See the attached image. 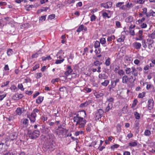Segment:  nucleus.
Wrapping results in <instances>:
<instances>
[{
  "instance_id": "obj_1",
  "label": "nucleus",
  "mask_w": 155,
  "mask_h": 155,
  "mask_svg": "<svg viewBox=\"0 0 155 155\" xmlns=\"http://www.w3.org/2000/svg\"><path fill=\"white\" fill-rule=\"evenodd\" d=\"M56 146L55 142L53 140H50L47 142L43 145L42 149L45 151H51L55 149Z\"/></svg>"
},
{
  "instance_id": "obj_2",
  "label": "nucleus",
  "mask_w": 155,
  "mask_h": 155,
  "mask_svg": "<svg viewBox=\"0 0 155 155\" xmlns=\"http://www.w3.org/2000/svg\"><path fill=\"white\" fill-rule=\"evenodd\" d=\"M40 133L39 130H35L33 131H28V134L29 138L31 139H35L39 137Z\"/></svg>"
},
{
  "instance_id": "obj_3",
  "label": "nucleus",
  "mask_w": 155,
  "mask_h": 155,
  "mask_svg": "<svg viewBox=\"0 0 155 155\" xmlns=\"http://www.w3.org/2000/svg\"><path fill=\"white\" fill-rule=\"evenodd\" d=\"M68 131V130H66L64 128L58 127L55 131V133L57 135H58L59 137L61 138L63 137V133H66Z\"/></svg>"
},
{
  "instance_id": "obj_4",
  "label": "nucleus",
  "mask_w": 155,
  "mask_h": 155,
  "mask_svg": "<svg viewBox=\"0 0 155 155\" xmlns=\"http://www.w3.org/2000/svg\"><path fill=\"white\" fill-rule=\"evenodd\" d=\"M39 111V110L37 108H35L30 115H27V117L29 118L31 122L33 123L35 121V118L36 117V113H38Z\"/></svg>"
},
{
  "instance_id": "obj_5",
  "label": "nucleus",
  "mask_w": 155,
  "mask_h": 155,
  "mask_svg": "<svg viewBox=\"0 0 155 155\" xmlns=\"http://www.w3.org/2000/svg\"><path fill=\"white\" fill-rule=\"evenodd\" d=\"M148 109L149 110H151L153 108L154 101L153 99H149L148 101Z\"/></svg>"
},
{
  "instance_id": "obj_6",
  "label": "nucleus",
  "mask_w": 155,
  "mask_h": 155,
  "mask_svg": "<svg viewBox=\"0 0 155 155\" xmlns=\"http://www.w3.org/2000/svg\"><path fill=\"white\" fill-rule=\"evenodd\" d=\"M67 69L68 70L64 73V74L66 76L69 75L73 71V70L71 69V67L70 65L67 66Z\"/></svg>"
},
{
  "instance_id": "obj_7",
  "label": "nucleus",
  "mask_w": 155,
  "mask_h": 155,
  "mask_svg": "<svg viewBox=\"0 0 155 155\" xmlns=\"http://www.w3.org/2000/svg\"><path fill=\"white\" fill-rule=\"evenodd\" d=\"M92 100H90L88 101H87L84 103H81L80 105V107H86L92 102Z\"/></svg>"
},
{
  "instance_id": "obj_8",
  "label": "nucleus",
  "mask_w": 155,
  "mask_h": 155,
  "mask_svg": "<svg viewBox=\"0 0 155 155\" xmlns=\"http://www.w3.org/2000/svg\"><path fill=\"white\" fill-rule=\"evenodd\" d=\"M23 96V95L22 94H16L12 96V98L14 100H16L17 98H18L19 99H21Z\"/></svg>"
},
{
  "instance_id": "obj_9",
  "label": "nucleus",
  "mask_w": 155,
  "mask_h": 155,
  "mask_svg": "<svg viewBox=\"0 0 155 155\" xmlns=\"http://www.w3.org/2000/svg\"><path fill=\"white\" fill-rule=\"evenodd\" d=\"M24 110V108H21L20 107H18L17 108L16 110V114L18 115H21L22 113L23 112V111Z\"/></svg>"
},
{
  "instance_id": "obj_10",
  "label": "nucleus",
  "mask_w": 155,
  "mask_h": 155,
  "mask_svg": "<svg viewBox=\"0 0 155 155\" xmlns=\"http://www.w3.org/2000/svg\"><path fill=\"white\" fill-rule=\"evenodd\" d=\"M134 47L136 49H140L141 46V44L139 42H135L133 44Z\"/></svg>"
},
{
  "instance_id": "obj_11",
  "label": "nucleus",
  "mask_w": 155,
  "mask_h": 155,
  "mask_svg": "<svg viewBox=\"0 0 155 155\" xmlns=\"http://www.w3.org/2000/svg\"><path fill=\"white\" fill-rule=\"evenodd\" d=\"M132 71H131L132 74L135 77L137 76L138 75V72L134 67H132L131 68Z\"/></svg>"
},
{
  "instance_id": "obj_12",
  "label": "nucleus",
  "mask_w": 155,
  "mask_h": 155,
  "mask_svg": "<svg viewBox=\"0 0 155 155\" xmlns=\"http://www.w3.org/2000/svg\"><path fill=\"white\" fill-rule=\"evenodd\" d=\"M128 76L125 75L122 77V82L124 84H127L128 82Z\"/></svg>"
},
{
  "instance_id": "obj_13",
  "label": "nucleus",
  "mask_w": 155,
  "mask_h": 155,
  "mask_svg": "<svg viewBox=\"0 0 155 155\" xmlns=\"http://www.w3.org/2000/svg\"><path fill=\"white\" fill-rule=\"evenodd\" d=\"M112 107V104L110 103L108 104L107 106L106 107L105 112H108L111 109Z\"/></svg>"
},
{
  "instance_id": "obj_14",
  "label": "nucleus",
  "mask_w": 155,
  "mask_h": 155,
  "mask_svg": "<svg viewBox=\"0 0 155 155\" xmlns=\"http://www.w3.org/2000/svg\"><path fill=\"white\" fill-rule=\"evenodd\" d=\"M44 97L39 96L37 99L36 100V102L38 104H40L43 100Z\"/></svg>"
},
{
  "instance_id": "obj_15",
  "label": "nucleus",
  "mask_w": 155,
  "mask_h": 155,
  "mask_svg": "<svg viewBox=\"0 0 155 155\" xmlns=\"http://www.w3.org/2000/svg\"><path fill=\"white\" fill-rule=\"evenodd\" d=\"M15 134L16 133H14L12 135H10V138L9 139L10 140V141H13L14 140L17 139V137L16 135Z\"/></svg>"
},
{
  "instance_id": "obj_16",
  "label": "nucleus",
  "mask_w": 155,
  "mask_h": 155,
  "mask_svg": "<svg viewBox=\"0 0 155 155\" xmlns=\"http://www.w3.org/2000/svg\"><path fill=\"white\" fill-rule=\"evenodd\" d=\"M108 77L105 74H100L98 75V78L101 79H107Z\"/></svg>"
},
{
  "instance_id": "obj_17",
  "label": "nucleus",
  "mask_w": 155,
  "mask_h": 155,
  "mask_svg": "<svg viewBox=\"0 0 155 155\" xmlns=\"http://www.w3.org/2000/svg\"><path fill=\"white\" fill-rule=\"evenodd\" d=\"M86 127V130L87 132H90L91 131V128L92 127V124L91 123L87 124Z\"/></svg>"
},
{
  "instance_id": "obj_18",
  "label": "nucleus",
  "mask_w": 155,
  "mask_h": 155,
  "mask_svg": "<svg viewBox=\"0 0 155 155\" xmlns=\"http://www.w3.org/2000/svg\"><path fill=\"white\" fill-rule=\"evenodd\" d=\"M128 82L130 84L133 83L136 80V78L134 79L133 76L132 75L131 76L128 78Z\"/></svg>"
},
{
  "instance_id": "obj_19",
  "label": "nucleus",
  "mask_w": 155,
  "mask_h": 155,
  "mask_svg": "<svg viewBox=\"0 0 155 155\" xmlns=\"http://www.w3.org/2000/svg\"><path fill=\"white\" fill-rule=\"evenodd\" d=\"M84 120V118L83 117H80L78 120H77V121L76 124V125L77 126L78 124H79L83 122Z\"/></svg>"
},
{
  "instance_id": "obj_20",
  "label": "nucleus",
  "mask_w": 155,
  "mask_h": 155,
  "mask_svg": "<svg viewBox=\"0 0 155 155\" xmlns=\"http://www.w3.org/2000/svg\"><path fill=\"white\" fill-rule=\"evenodd\" d=\"M86 123V120L85 119L84 120L83 122L81 123V124H79V128H83L84 127L85 124Z\"/></svg>"
},
{
  "instance_id": "obj_21",
  "label": "nucleus",
  "mask_w": 155,
  "mask_h": 155,
  "mask_svg": "<svg viewBox=\"0 0 155 155\" xmlns=\"http://www.w3.org/2000/svg\"><path fill=\"white\" fill-rule=\"evenodd\" d=\"M42 60L43 61H45L47 60H51V58L50 55L47 56L46 57H41Z\"/></svg>"
},
{
  "instance_id": "obj_22",
  "label": "nucleus",
  "mask_w": 155,
  "mask_h": 155,
  "mask_svg": "<svg viewBox=\"0 0 155 155\" xmlns=\"http://www.w3.org/2000/svg\"><path fill=\"white\" fill-rule=\"evenodd\" d=\"M95 118L96 120H99L103 116V115L99 114H95Z\"/></svg>"
},
{
  "instance_id": "obj_23",
  "label": "nucleus",
  "mask_w": 155,
  "mask_h": 155,
  "mask_svg": "<svg viewBox=\"0 0 155 155\" xmlns=\"http://www.w3.org/2000/svg\"><path fill=\"white\" fill-rule=\"evenodd\" d=\"M144 135L147 136H149L151 134V131L148 130H146L144 132Z\"/></svg>"
},
{
  "instance_id": "obj_24",
  "label": "nucleus",
  "mask_w": 155,
  "mask_h": 155,
  "mask_svg": "<svg viewBox=\"0 0 155 155\" xmlns=\"http://www.w3.org/2000/svg\"><path fill=\"white\" fill-rule=\"evenodd\" d=\"M129 145L131 147H134L137 145V143L135 142H130L129 143Z\"/></svg>"
},
{
  "instance_id": "obj_25",
  "label": "nucleus",
  "mask_w": 155,
  "mask_h": 155,
  "mask_svg": "<svg viewBox=\"0 0 155 155\" xmlns=\"http://www.w3.org/2000/svg\"><path fill=\"white\" fill-rule=\"evenodd\" d=\"M99 61H95L94 62V63L92 64V67L96 66L98 67L99 66Z\"/></svg>"
},
{
  "instance_id": "obj_26",
  "label": "nucleus",
  "mask_w": 155,
  "mask_h": 155,
  "mask_svg": "<svg viewBox=\"0 0 155 155\" xmlns=\"http://www.w3.org/2000/svg\"><path fill=\"white\" fill-rule=\"evenodd\" d=\"M104 113V112L103 110L102 109H100L98 110H97V112L95 113V114H99L103 115Z\"/></svg>"
},
{
  "instance_id": "obj_27",
  "label": "nucleus",
  "mask_w": 155,
  "mask_h": 155,
  "mask_svg": "<svg viewBox=\"0 0 155 155\" xmlns=\"http://www.w3.org/2000/svg\"><path fill=\"white\" fill-rule=\"evenodd\" d=\"M4 144V143H0V153H2L5 151L4 150V148L3 147V145Z\"/></svg>"
},
{
  "instance_id": "obj_28",
  "label": "nucleus",
  "mask_w": 155,
  "mask_h": 155,
  "mask_svg": "<svg viewBox=\"0 0 155 155\" xmlns=\"http://www.w3.org/2000/svg\"><path fill=\"white\" fill-rule=\"evenodd\" d=\"M109 82V81L108 80H105L104 82L101 83V84L104 86H107Z\"/></svg>"
},
{
  "instance_id": "obj_29",
  "label": "nucleus",
  "mask_w": 155,
  "mask_h": 155,
  "mask_svg": "<svg viewBox=\"0 0 155 155\" xmlns=\"http://www.w3.org/2000/svg\"><path fill=\"white\" fill-rule=\"evenodd\" d=\"M28 120L27 119H24L23 121V124L25 125V127H27L28 125Z\"/></svg>"
},
{
  "instance_id": "obj_30",
  "label": "nucleus",
  "mask_w": 155,
  "mask_h": 155,
  "mask_svg": "<svg viewBox=\"0 0 155 155\" xmlns=\"http://www.w3.org/2000/svg\"><path fill=\"white\" fill-rule=\"evenodd\" d=\"M153 11L152 10H150L149 12L147 13V14L146 15V16L147 17H149L151 16H152V15H153Z\"/></svg>"
},
{
  "instance_id": "obj_31",
  "label": "nucleus",
  "mask_w": 155,
  "mask_h": 155,
  "mask_svg": "<svg viewBox=\"0 0 155 155\" xmlns=\"http://www.w3.org/2000/svg\"><path fill=\"white\" fill-rule=\"evenodd\" d=\"M100 46V43L97 41H96L94 43V46L95 48H97L99 47Z\"/></svg>"
},
{
  "instance_id": "obj_32",
  "label": "nucleus",
  "mask_w": 155,
  "mask_h": 155,
  "mask_svg": "<svg viewBox=\"0 0 155 155\" xmlns=\"http://www.w3.org/2000/svg\"><path fill=\"white\" fill-rule=\"evenodd\" d=\"M134 114L136 119H139L140 118V114L137 112H135Z\"/></svg>"
},
{
  "instance_id": "obj_33",
  "label": "nucleus",
  "mask_w": 155,
  "mask_h": 155,
  "mask_svg": "<svg viewBox=\"0 0 155 155\" xmlns=\"http://www.w3.org/2000/svg\"><path fill=\"white\" fill-rule=\"evenodd\" d=\"M145 18H143L141 19H139L136 22V24H139L141 23L145 20Z\"/></svg>"
},
{
  "instance_id": "obj_34",
  "label": "nucleus",
  "mask_w": 155,
  "mask_h": 155,
  "mask_svg": "<svg viewBox=\"0 0 155 155\" xmlns=\"http://www.w3.org/2000/svg\"><path fill=\"white\" fill-rule=\"evenodd\" d=\"M110 58H108L105 61V64L107 66H109L110 64Z\"/></svg>"
},
{
  "instance_id": "obj_35",
  "label": "nucleus",
  "mask_w": 155,
  "mask_h": 155,
  "mask_svg": "<svg viewBox=\"0 0 155 155\" xmlns=\"http://www.w3.org/2000/svg\"><path fill=\"white\" fill-rule=\"evenodd\" d=\"M79 112L80 113V114L82 115V116H84L85 117L86 116V112L84 110H83L81 111H79Z\"/></svg>"
},
{
  "instance_id": "obj_36",
  "label": "nucleus",
  "mask_w": 155,
  "mask_h": 155,
  "mask_svg": "<svg viewBox=\"0 0 155 155\" xmlns=\"http://www.w3.org/2000/svg\"><path fill=\"white\" fill-rule=\"evenodd\" d=\"M116 84L114 83L113 82V80L111 79V84L109 85L108 87H110V86H111L113 88H114L116 86Z\"/></svg>"
},
{
  "instance_id": "obj_37",
  "label": "nucleus",
  "mask_w": 155,
  "mask_h": 155,
  "mask_svg": "<svg viewBox=\"0 0 155 155\" xmlns=\"http://www.w3.org/2000/svg\"><path fill=\"white\" fill-rule=\"evenodd\" d=\"M7 53L8 56H10L13 53V51L12 49H8L7 52Z\"/></svg>"
},
{
  "instance_id": "obj_38",
  "label": "nucleus",
  "mask_w": 155,
  "mask_h": 155,
  "mask_svg": "<svg viewBox=\"0 0 155 155\" xmlns=\"http://www.w3.org/2000/svg\"><path fill=\"white\" fill-rule=\"evenodd\" d=\"M145 92L140 93L138 95V97L139 98H142L145 96Z\"/></svg>"
},
{
  "instance_id": "obj_39",
  "label": "nucleus",
  "mask_w": 155,
  "mask_h": 155,
  "mask_svg": "<svg viewBox=\"0 0 155 155\" xmlns=\"http://www.w3.org/2000/svg\"><path fill=\"white\" fill-rule=\"evenodd\" d=\"M137 103V99H134L133 101V104L131 107L133 108L136 105Z\"/></svg>"
},
{
  "instance_id": "obj_40",
  "label": "nucleus",
  "mask_w": 155,
  "mask_h": 155,
  "mask_svg": "<svg viewBox=\"0 0 155 155\" xmlns=\"http://www.w3.org/2000/svg\"><path fill=\"white\" fill-rule=\"evenodd\" d=\"M125 71L126 73L128 74H130L131 72V69L130 68H126V69L125 70Z\"/></svg>"
},
{
  "instance_id": "obj_41",
  "label": "nucleus",
  "mask_w": 155,
  "mask_h": 155,
  "mask_svg": "<svg viewBox=\"0 0 155 155\" xmlns=\"http://www.w3.org/2000/svg\"><path fill=\"white\" fill-rule=\"evenodd\" d=\"M149 37L153 39L155 38V30L149 36Z\"/></svg>"
},
{
  "instance_id": "obj_42",
  "label": "nucleus",
  "mask_w": 155,
  "mask_h": 155,
  "mask_svg": "<svg viewBox=\"0 0 155 155\" xmlns=\"http://www.w3.org/2000/svg\"><path fill=\"white\" fill-rule=\"evenodd\" d=\"M101 7H103L105 8H109L108 5H107L106 3H101Z\"/></svg>"
},
{
  "instance_id": "obj_43",
  "label": "nucleus",
  "mask_w": 155,
  "mask_h": 155,
  "mask_svg": "<svg viewBox=\"0 0 155 155\" xmlns=\"http://www.w3.org/2000/svg\"><path fill=\"white\" fill-rule=\"evenodd\" d=\"M18 87L20 89L21 91H24V88L23 87V85L22 84H19L18 85Z\"/></svg>"
},
{
  "instance_id": "obj_44",
  "label": "nucleus",
  "mask_w": 155,
  "mask_h": 155,
  "mask_svg": "<svg viewBox=\"0 0 155 155\" xmlns=\"http://www.w3.org/2000/svg\"><path fill=\"white\" fill-rule=\"evenodd\" d=\"M96 18V17L94 15H92L91 17V21H95Z\"/></svg>"
},
{
  "instance_id": "obj_45",
  "label": "nucleus",
  "mask_w": 155,
  "mask_h": 155,
  "mask_svg": "<svg viewBox=\"0 0 155 155\" xmlns=\"http://www.w3.org/2000/svg\"><path fill=\"white\" fill-rule=\"evenodd\" d=\"M100 42L102 44H104L106 42L105 39L104 38H102L100 39Z\"/></svg>"
},
{
  "instance_id": "obj_46",
  "label": "nucleus",
  "mask_w": 155,
  "mask_h": 155,
  "mask_svg": "<svg viewBox=\"0 0 155 155\" xmlns=\"http://www.w3.org/2000/svg\"><path fill=\"white\" fill-rule=\"evenodd\" d=\"M142 43L143 46L144 48H146L147 47V45L146 44V40H143L142 42Z\"/></svg>"
},
{
  "instance_id": "obj_47",
  "label": "nucleus",
  "mask_w": 155,
  "mask_h": 155,
  "mask_svg": "<svg viewBox=\"0 0 155 155\" xmlns=\"http://www.w3.org/2000/svg\"><path fill=\"white\" fill-rule=\"evenodd\" d=\"M55 17V15L54 14H51L48 16V19H50L51 20L52 19H54Z\"/></svg>"
},
{
  "instance_id": "obj_48",
  "label": "nucleus",
  "mask_w": 155,
  "mask_h": 155,
  "mask_svg": "<svg viewBox=\"0 0 155 155\" xmlns=\"http://www.w3.org/2000/svg\"><path fill=\"white\" fill-rule=\"evenodd\" d=\"M64 60V59H63L62 60H56L55 62V64H59L62 62Z\"/></svg>"
},
{
  "instance_id": "obj_49",
  "label": "nucleus",
  "mask_w": 155,
  "mask_h": 155,
  "mask_svg": "<svg viewBox=\"0 0 155 155\" xmlns=\"http://www.w3.org/2000/svg\"><path fill=\"white\" fill-rule=\"evenodd\" d=\"M40 54V51H39L37 53H36L35 54H32V58H36L37 57H38V55Z\"/></svg>"
},
{
  "instance_id": "obj_50",
  "label": "nucleus",
  "mask_w": 155,
  "mask_h": 155,
  "mask_svg": "<svg viewBox=\"0 0 155 155\" xmlns=\"http://www.w3.org/2000/svg\"><path fill=\"white\" fill-rule=\"evenodd\" d=\"M66 90V88L64 86H63L59 88V90L60 91L64 92Z\"/></svg>"
},
{
  "instance_id": "obj_51",
  "label": "nucleus",
  "mask_w": 155,
  "mask_h": 155,
  "mask_svg": "<svg viewBox=\"0 0 155 155\" xmlns=\"http://www.w3.org/2000/svg\"><path fill=\"white\" fill-rule=\"evenodd\" d=\"M46 16L47 15H45L41 16V17H40L39 19V20L42 21L43 20L44 21H45L46 19Z\"/></svg>"
},
{
  "instance_id": "obj_52",
  "label": "nucleus",
  "mask_w": 155,
  "mask_h": 155,
  "mask_svg": "<svg viewBox=\"0 0 155 155\" xmlns=\"http://www.w3.org/2000/svg\"><path fill=\"white\" fill-rule=\"evenodd\" d=\"M9 81H6L5 83V82L3 83V84H2L1 85V87H3L7 85L9 83Z\"/></svg>"
},
{
  "instance_id": "obj_53",
  "label": "nucleus",
  "mask_w": 155,
  "mask_h": 155,
  "mask_svg": "<svg viewBox=\"0 0 155 155\" xmlns=\"http://www.w3.org/2000/svg\"><path fill=\"white\" fill-rule=\"evenodd\" d=\"M43 76L42 73H37V76H36V78L37 79H39L41 77H42Z\"/></svg>"
},
{
  "instance_id": "obj_54",
  "label": "nucleus",
  "mask_w": 155,
  "mask_h": 155,
  "mask_svg": "<svg viewBox=\"0 0 155 155\" xmlns=\"http://www.w3.org/2000/svg\"><path fill=\"white\" fill-rule=\"evenodd\" d=\"M119 146V145L117 144H114L111 146L110 147L111 149H114L115 148H117Z\"/></svg>"
},
{
  "instance_id": "obj_55",
  "label": "nucleus",
  "mask_w": 155,
  "mask_h": 155,
  "mask_svg": "<svg viewBox=\"0 0 155 155\" xmlns=\"http://www.w3.org/2000/svg\"><path fill=\"white\" fill-rule=\"evenodd\" d=\"M129 33L132 36H134L135 35V33L134 30L129 29Z\"/></svg>"
},
{
  "instance_id": "obj_56",
  "label": "nucleus",
  "mask_w": 155,
  "mask_h": 155,
  "mask_svg": "<svg viewBox=\"0 0 155 155\" xmlns=\"http://www.w3.org/2000/svg\"><path fill=\"white\" fill-rule=\"evenodd\" d=\"M102 16L104 18L107 17L108 18H110V17L108 16L107 13L106 12H104L103 13Z\"/></svg>"
},
{
  "instance_id": "obj_57",
  "label": "nucleus",
  "mask_w": 155,
  "mask_h": 155,
  "mask_svg": "<svg viewBox=\"0 0 155 155\" xmlns=\"http://www.w3.org/2000/svg\"><path fill=\"white\" fill-rule=\"evenodd\" d=\"M107 101L109 102L113 103L114 101V99L113 97H110L108 99H107Z\"/></svg>"
},
{
  "instance_id": "obj_58",
  "label": "nucleus",
  "mask_w": 155,
  "mask_h": 155,
  "mask_svg": "<svg viewBox=\"0 0 155 155\" xmlns=\"http://www.w3.org/2000/svg\"><path fill=\"white\" fill-rule=\"evenodd\" d=\"M39 67V64H36L35 66H34L33 68V71H35L36 69L38 68Z\"/></svg>"
},
{
  "instance_id": "obj_59",
  "label": "nucleus",
  "mask_w": 155,
  "mask_h": 155,
  "mask_svg": "<svg viewBox=\"0 0 155 155\" xmlns=\"http://www.w3.org/2000/svg\"><path fill=\"white\" fill-rule=\"evenodd\" d=\"M127 106L126 107L124 106V107L122 109V111H123V113H127Z\"/></svg>"
},
{
  "instance_id": "obj_60",
  "label": "nucleus",
  "mask_w": 155,
  "mask_h": 155,
  "mask_svg": "<svg viewBox=\"0 0 155 155\" xmlns=\"http://www.w3.org/2000/svg\"><path fill=\"white\" fill-rule=\"evenodd\" d=\"M118 74L120 75H123L124 73V71L122 70H120V71H119L118 72Z\"/></svg>"
},
{
  "instance_id": "obj_61",
  "label": "nucleus",
  "mask_w": 155,
  "mask_h": 155,
  "mask_svg": "<svg viewBox=\"0 0 155 155\" xmlns=\"http://www.w3.org/2000/svg\"><path fill=\"white\" fill-rule=\"evenodd\" d=\"M116 25L117 27L120 28L121 27L120 23L119 21H117L116 23Z\"/></svg>"
},
{
  "instance_id": "obj_62",
  "label": "nucleus",
  "mask_w": 155,
  "mask_h": 155,
  "mask_svg": "<svg viewBox=\"0 0 155 155\" xmlns=\"http://www.w3.org/2000/svg\"><path fill=\"white\" fill-rule=\"evenodd\" d=\"M140 27L142 28H145L147 27V25L146 23H143L140 25Z\"/></svg>"
},
{
  "instance_id": "obj_63",
  "label": "nucleus",
  "mask_w": 155,
  "mask_h": 155,
  "mask_svg": "<svg viewBox=\"0 0 155 155\" xmlns=\"http://www.w3.org/2000/svg\"><path fill=\"white\" fill-rule=\"evenodd\" d=\"M124 3V2H119L117 3L116 5V6L117 7H119L122 4H123Z\"/></svg>"
},
{
  "instance_id": "obj_64",
  "label": "nucleus",
  "mask_w": 155,
  "mask_h": 155,
  "mask_svg": "<svg viewBox=\"0 0 155 155\" xmlns=\"http://www.w3.org/2000/svg\"><path fill=\"white\" fill-rule=\"evenodd\" d=\"M25 82L27 83L29 82H31V79L28 78H27L25 79Z\"/></svg>"
}]
</instances>
